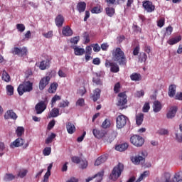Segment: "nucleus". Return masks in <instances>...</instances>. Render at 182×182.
I'll list each match as a JSON object with an SVG mask.
<instances>
[{
	"label": "nucleus",
	"mask_w": 182,
	"mask_h": 182,
	"mask_svg": "<svg viewBox=\"0 0 182 182\" xmlns=\"http://www.w3.org/2000/svg\"><path fill=\"white\" fill-rule=\"evenodd\" d=\"M112 58L114 62H117L119 66H126L127 65V58L122 48L117 47L112 50Z\"/></svg>",
	"instance_id": "1"
},
{
	"label": "nucleus",
	"mask_w": 182,
	"mask_h": 182,
	"mask_svg": "<svg viewBox=\"0 0 182 182\" xmlns=\"http://www.w3.org/2000/svg\"><path fill=\"white\" fill-rule=\"evenodd\" d=\"M124 170V165L122 163H119L116 166H114L112 171V173L109 175V178L113 180V181H116L120 176H122V173Z\"/></svg>",
	"instance_id": "2"
},
{
	"label": "nucleus",
	"mask_w": 182,
	"mask_h": 182,
	"mask_svg": "<svg viewBox=\"0 0 182 182\" xmlns=\"http://www.w3.org/2000/svg\"><path fill=\"white\" fill-rule=\"evenodd\" d=\"M33 90V83L31 81H26L20 84L17 88L19 96H22L24 93L32 92Z\"/></svg>",
	"instance_id": "3"
},
{
	"label": "nucleus",
	"mask_w": 182,
	"mask_h": 182,
	"mask_svg": "<svg viewBox=\"0 0 182 182\" xmlns=\"http://www.w3.org/2000/svg\"><path fill=\"white\" fill-rule=\"evenodd\" d=\"M48 103H49L48 98H45L43 101H40L37 103L35 106L36 114H42L44 110H46V108L48 107Z\"/></svg>",
	"instance_id": "4"
},
{
	"label": "nucleus",
	"mask_w": 182,
	"mask_h": 182,
	"mask_svg": "<svg viewBox=\"0 0 182 182\" xmlns=\"http://www.w3.org/2000/svg\"><path fill=\"white\" fill-rule=\"evenodd\" d=\"M119 97L117 102V106L119 107L120 110H123V109H127V95H126V92H120L118 95Z\"/></svg>",
	"instance_id": "5"
},
{
	"label": "nucleus",
	"mask_w": 182,
	"mask_h": 182,
	"mask_svg": "<svg viewBox=\"0 0 182 182\" xmlns=\"http://www.w3.org/2000/svg\"><path fill=\"white\" fill-rule=\"evenodd\" d=\"M44 59L45 60L40 62L38 66L41 70H46V69H49V68H50V61L52 60V57L45 55Z\"/></svg>",
	"instance_id": "6"
},
{
	"label": "nucleus",
	"mask_w": 182,
	"mask_h": 182,
	"mask_svg": "<svg viewBox=\"0 0 182 182\" xmlns=\"http://www.w3.org/2000/svg\"><path fill=\"white\" fill-rule=\"evenodd\" d=\"M127 120L129 118L123 114L119 115L116 119L117 129H123L127 124Z\"/></svg>",
	"instance_id": "7"
},
{
	"label": "nucleus",
	"mask_w": 182,
	"mask_h": 182,
	"mask_svg": "<svg viewBox=\"0 0 182 182\" xmlns=\"http://www.w3.org/2000/svg\"><path fill=\"white\" fill-rule=\"evenodd\" d=\"M130 141L136 147H141L144 144V139L139 135L131 136Z\"/></svg>",
	"instance_id": "8"
},
{
	"label": "nucleus",
	"mask_w": 182,
	"mask_h": 182,
	"mask_svg": "<svg viewBox=\"0 0 182 182\" xmlns=\"http://www.w3.org/2000/svg\"><path fill=\"white\" fill-rule=\"evenodd\" d=\"M11 53L14 55H17V56H26L28 53V48H26V47H14L11 49Z\"/></svg>",
	"instance_id": "9"
},
{
	"label": "nucleus",
	"mask_w": 182,
	"mask_h": 182,
	"mask_svg": "<svg viewBox=\"0 0 182 182\" xmlns=\"http://www.w3.org/2000/svg\"><path fill=\"white\" fill-rule=\"evenodd\" d=\"M142 6L148 14H151V12H154L156 11V6L153 4V2L145 0L142 2Z\"/></svg>",
	"instance_id": "10"
},
{
	"label": "nucleus",
	"mask_w": 182,
	"mask_h": 182,
	"mask_svg": "<svg viewBox=\"0 0 182 182\" xmlns=\"http://www.w3.org/2000/svg\"><path fill=\"white\" fill-rule=\"evenodd\" d=\"M105 65L106 68H110V72H112V73H117L120 72V68L119 67V65H117V63H113L109 60H106Z\"/></svg>",
	"instance_id": "11"
},
{
	"label": "nucleus",
	"mask_w": 182,
	"mask_h": 182,
	"mask_svg": "<svg viewBox=\"0 0 182 182\" xmlns=\"http://www.w3.org/2000/svg\"><path fill=\"white\" fill-rule=\"evenodd\" d=\"M103 176H105V171H102L100 172H98L97 174L94 175L92 177H89L86 179L85 182H90L92 181L94 178H96V182H102V180H103Z\"/></svg>",
	"instance_id": "12"
},
{
	"label": "nucleus",
	"mask_w": 182,
	"mask_h": 182,
	"mask_svg": "<svg viewBox=\"0 0 182 182\" xmlns=\"http://www.w3.org/2000/svg\"><path fill=\"white\" fill-rule=\"evenodd\" d=\"M116 137H117V132L112 131L109 134H107V135L104 136V141L105 143H112V141H113Z\"/></svg>",
	"instance_id": "13"
},
{
	"label": "nucleus",
	"mask_w": 182,
	"mask_h": 182,
	"mask_svg": "<svg viewBox=\"0 0 182 182\" xmlns=\"http://www.w3.org/2000/svg\"><path fill=\"white\" fill-rule=\"evenodd\" d=\"M92 134L96 139H103L106 137L107 132L105 130H99L97 129H94L92 130Z\"/></svg>",
	"instance_id": "14"
},
{
	"label": "nucleus",
	"mask_w": 182,
	"mask_h": 182,
	"mask_svg": "<svg viewBox=\"0 0 182 182\" xmlns=\"http://www.w3.org/2000/svg\"><path fill=\"white\" fill-rule=\"evenodd\" d=\"M49 82H50V77L46 76L43 77L39 82V89L40 90H43L49 85Z\"/></svg>",
	"instance_id": "15"
},
{
	"label": "nucleus",
	"mask_w": 182,
	"mask_h": 182,
	"mask_svg": "<svg viewBox=\"0 0 182 182\" xmlns=\"http://www.w3.org/2000/svg\"><path fill=\"white\" fill-rule=\"evenodd\" d=\"M23 144H25V139L18 137L10 144V147L11 149H15V147H21Z\"/></svg>",
	"instance_id": "16"
},
{
	"label": "nucleus",
	"mask_w": 182,
	"mask_h": 182,
	"mask_svg": "<svg viewBox=\"0 0 182 182\" xmlns=\"http://www.w3.org/2000/svg\"><path fill=\"white\" fill-rule=\"evenodd\" d=\"M4 119H6V120L9 119L16 120V119H18V115H16V113H15L12 109H9L5 113Z\"/></svg>",
	"instance_id": "17"
},
{
	"label": "nucleus",
	"mask_w": 182,
	"mask_h": 182,
	"mask_svg": "<svg viewBox=\"0 0 182 182\" xmlns=\"http://www.w3.org/2000/svg\"><path fill=\"white\" fill-rule=\"evenodd\" d=\"M107 159H109V155L107 154H104L98 157L95 162V166H100V164H103V163H106L107 161Z\"/></svg>",
	"instance_id": "18"
},
{
	"label": "nucleus",
	"mask_w": 182,
	"mask_h": 182,
	"mask_svg": "<svg viewBox=\"0 0 182 182\" xmlns=\"http://www.w3.org/2000/svg\"><path fill=\"white\" fill-rule=\"evenodd\" d=\"M177 106H173L170 108V110L166 114L167 119H173V117H175L176 114L177 113Z\"/></svg>",
	"instance_id": "19"
},
{
	"label": "nucleus",
	"mask_w": 182,
	"mask_h": 182,
	"mask_svg": "<svg viewBox=\"0 0 182 182\" xmlns=\"http://www.w3.org/2000/svg\"><path fill=\"white\" fill-rule=\"evenodd\" d=\"M66 129L68 134H73L75 132H76V127L72 122H67L66 123Z\"/></svg>",
	"instance_id": "20"
},
{
	"label": "nucleus",
	"mask_w": 182,
	"mask_h": 182,
	"mask_svg": "<svg viewBox=\"0 0 182 182\" xmlns=\"http://www.w3.org/2000/svg\"><path fill=\"white\" fill-rule=\"evenodd\" d=\"M55 25L58 26V28H60L61 26H63V23L65 22V18H63V16L62 14H60L57 16L55 18Z\"/></svg>",
	"instance_id": "21"
},
{
	"label": "nucleus",
	"mask_w": 182,
	"mask_h": 182,
	"mask_svg": "<svg viewBox=\"0 0 182 182\" xmlns=\"http://www.w3.org/2000/svg\"><path fill=\"white\" fill-rule=\"evenodd\" d=\"M62 33L64 36H72L73 31H72L69 26H66L63 28Z\"/></svg>",
	"instance_id": "22"
},
{
	"label": "nucleus",
	"mask_w": 182,
	"mask_h": 182,
	"mask_svg": "<svg viewBox=\"0 0 182 182\" xmlns=\"http://www.w3.org/2000/svg\"><path fill=\"white\" fill-rule=\"evenodd\" d=\"M77 11H78L79 14H82L86 11V2L80 1L77 4Z\"/></svg>",
	"instance_id": "23"
},
{
	"label": "nucleus",
	"mask_w": 182,
	"mask_h": 182,
	"mask_svg": "<svg viewBox=\"0 0 182 182\" xmlns=\"http://www.w3.org/2000/svg\"><path fill=\"white\" fill-rule=\"evenodd\" d=\"M136 124L137 126H141L143 124V120H144V114L139 113L136 114L135 117Z\"/></svg>",
	"instance_id": "24"
},
{
	"label": "nucleus",
	"mask_w": 182,
	"mask_h": 182,
	"mask_svg": "<svg viewBox=\"0 0 182 182\" xmlns=\"http://www.w3.org/2000/svg\"><path fill=\"white\" fill-rule=\"evenodd\" d=\"M132 161L134 162V164H144L145 159L144 157L141 156H136L132 159Z\"/></svg>",
	"instance_id": "25"
},
{
	"label": "nucleus",
	"mask_w": 182,
	"mask_h": 182,
	"mask_svg": "<svg viewBox=\"0 0 182 182\" xmlns=\"http://www.w3.org/2000/svg\"><path fill=\"white\" fill-rule=\"evenodd\" d=\"M101 92H102V91L99 88H96L94 90L93 95L91 97L93 102H97V100H99V99H100V93Z\"/></svg>",
	"instance_id": "26"
},
{
	"label": "nucleus",
	"mask_w": 182,
	"mask_h": 182,
	"mask_svg": "<svg viewBox=\"0 0 182 182\" xmlns=\"http://www.w3.org/2000/svg\"><path fill=\"white\" fill-rule=\"evenodd\" d=\"M161 102L159 101H154V105H153V110L154 113H159L162 109Z\"/></svg>",
	"instance_id": "27"
},
{
	"label": "nucleus",
	"mask_w": 182,
	"mask_h": 182,
	"mask_svg": "<svg viewBox=\"0 0 182 182\" xmlns=\"http://www.w3.org/2000/svg\"><path fill=\"white\" fill-rule=\"evenodd\" d=\"M128 147H129V144L124 143V144H121L116 146L115 149L117 151H124L127 150Z\"/></svg>",
	"instance_id": "28"
},
{
	"label": "nucleus",
	"mask_w": 182,
	"mask_h": 182,
	"mask_svg": "<svg viewBox=\"0 0 182 182\" xmlns=\"http://www.w3.org/2000/svg\"><path fill=\"white\" fill-rule=\"evenodd\" d=\"M74 49V53L76 56H82V55H85V49L80 48L77 46L73 47Z\"/></svg>",
	"instance_id": "29"
},
{
	"label": "nucleus",
	"mask_w": 182,
	"mask_h": 182,
	"mask_svg": "<svg viewBox=\"0 0 182 182\" xmlns=\"http://www.w3.org/2000/svg\"><path fill=\"white\" fill-rule=\"evenodd\" d=\"M176 85H171L169 86L168 92L169 97H174V96L176 95Z\"/></svg>",
	"instance_id": "30"
},
{
	"label": "nucleus",
	"mask_w": 182,
	"mask_h": 182,
	"mask_svg": "<svg viewBox=\"0 0 182 182\" xmlns=\"http://www.w3.org/2000/svg\"><path fill=\"white\" fill-rule=\"evenodd\" d=\"M180 41H181V36H178L175 38H170L167 41V43H168V45H176V43H178Z\"/></svg>",
	"instance_id": "31"
},
{
	"label": "nucleus",
	"mask_w": 182,
	"mask_h": 182,
	"mask_svg": "<svg viewBox=\"0 0 182 182\" xmlns=\"http://www.w3.org/2000/svg\"><path fill=\"white\" fill-rule=\"evenodd\" d=\"M131 80L139 82L141 80V75L137 73H134L130 75Z\"/></svg>",
	"instance_id": "32"
},
{
	"label": "nucleus",
	"mask_w": 182,
	"mask_h": 182,
	"mask_svg": "<svg viewBox=\"0 0 182 182\" xmlns=\"http://www.w3.org/2000/svg\"><path fill=\"white\" fill-rule=\"evenodd\" d=\"M2 80H4V82H6L7 83L11 82V76L6 70H4L2 72V77H1Z\"/></svg>",
	"instance_id": "33"
},
{
	"label": "nucleus",
	"mask_w": 182,
	"mask_h": 182,
	"mask_svg": "<svg viewBox=\"0 0 182 182\" xmlns=\"http://www.w3.org/2000/svg\"><path fill=\"white\" fill-rule=\"evenodd\" d=\"M58 83L53 82L50 85L48 88V93H56V90L58 89Z\"/></svg>",
	"instance_id": "34"
},
{
	"label": "nucleus",
	"mask_w": 182,
	"mask_h": 182,
	"mask_svg": "<svg viewBox=\"0 0 182 182\" xmlns=\"http://www.w3.org/2000/svg\"><path fill=\"white\" fill-rule=\"evenodd\" d=\"M105 12L107 16H109V18H112V16H113V15L115 14L114 9L112 7L105 8Z\"/></svg>",
	"instance_id": "35"
},
{
	"label": "nucleus",
	"mask_w": 182,
	"mask_h": 182,
	"mask_svg": "<svg viewBox=\"0 0 182 182\" xmlns=\"http://www.w3.org/2000/svg\"><path fill=\"white\" fill-rule=\"evenodd\" d=\"M59 116V109L53 108L49 114V117H58Z\"/></svg>",
	"instance_id": "36"
},
{
	"label": "nucleus",
	"mask_w": 182,
	"mask_h": 182,
	"mask_svg": "<svg viewBox=\"0 0 182 182\" xmlns=\"http://www.w3.org/2000/svg\"><path fill=\"white\" fill-rule=\"evenodd\" d=\"M4 180V181H12V180H15V175L12 173H6Z\"/></svg>",
	"instance_id": "37"
},
{
	"label": "nucleus",
	"mask_w": 182,
	"mask_h": 182,
	"mask_svg": "<svg viewBox=\"0 0 182 182\" xmlns=\"http://www.w3.org/2000/svg\"><path fill=\"white\" fill-rule=\"evenodd\" d=\"M6 90L8 96H14V86L11 85H6Z\"/></svg>",
	"instance_id": "38"
},
{
	"label": "nucleus",
	"mask_w": 182,
	"mask_h": 182,
	"mask_svg": "<svg viewBox=\"0 0 182 182\" xmlns=\"http://www.w3.org/2000/svg\"><path fill=\"white\" fill-rule=\"evenodd\" d=\"M16 133L18 137H21L22 134L25 133V128L23 127H18L16 130Z\"/></svg>",
	"instance_id": "39"
},
{
	"label": "nucleus",
	"mask_w": 182,
	"mask_h": 182,
	"mask_svg": "<svg viewBox=\"0 0 182 182\" xmlns=\"http://www.w3.org/2000/svg\"><path fill=\"white\" fill-rule=\"evenodd\" d=\"M55 137H56V134L55 133H51V134L46 139V144H50V143L53 141Z\"/></svg>",
	"instance_id": "40"
},
{
	"label": "nucleus",
	"mask_w": 182,
	"mask_h": 182,
	"mask_svg": "<svg viewBox=\"0 0 182 182\" xmlns=\"http://www.w3.org/2000/svg\"><path fill=\"white\" fill-rule=\"evenodd\" d=\"M139 60L141 63L146 62V60H147V54H146L145 53H140L139 56Z\"/></svg>",
	"instance_id": "41"
},
{
	"label": "nucleus",
	"mask_w": 182,
	"mask_h": 182,
	"mask_svg": "<svg viewBox=\"0 0 182 182\" xmlns=\"http://www.w3.org/2000/svg\"><path fill=\"white\" fill-rule=\"evenodd\" d=\"M103 9H102V7L100 6H95L92 8V9H91V13L92 14H102V10Z\"/></svg>",
	"instance_id": "42"
},
{
	"label": "nucleus",
	"mask_w": 182,
	"mask_h": 182,
	"mask_svg": "<svg viewBox=\"0 0 182 182\" xmlns=\"http://www.w3.org/2000/svg\"><path fill=\"white\" fill-rule=\"evenodd\" d=\"M92 82H93V83H95V85H97V86H102V85H103L102 80H100V78H99V77H94L92 78Z\"/></svg>",
	"instance_id": "43"
},
{
	"label": "nucleus",
	"mask_w": 182,
	"mask_h": 182,
	"mask_svg": "<svg viewBox=\"0 0 182 182\" xmlns=\"http://www.w3.org/2000/svg\"><path fill=\"white\" fill-rule=\"evenodd\" d=\"M50 153H52V148L51 147H46L43 150V156H50Z\"/></svg>",
	"instance_id": "44"
},
{
	"label": "nucleus",
	"mask_w": 182,
	"mask_h": 182,
	"mask_svg": "<svg viewBox=\"0 0 182 182\" xmlns=\"http://www.w3.org/2000/svg\"><path fill=\"white\" fill-rule=\"evenodd\" d=\"M102 129H109L110 127V121L106 119L102 124Z\"/></svg>",
	"instance_id": "45"
},
{
	"label": "nucleus",
	"mask_w": 182,
	"mask_h": 182,
	"mask_svg": "<svg viewBox=\"0 0 182 182\" xmlns=\"http://www.w3.org/2000/svg\"><path fill=\"white\" fill-rule=\"evenodd\" d=\"M60 99H62V97H60V96L55 95L54 97H53L52 100H51V107H53V105H55V103H56V102L58 100H60Z\"/></svg>",
	"instance_id": "46"
},
{
	"label": "nucleus",
	"mask_w": 182,
	"mask_h": 182,
	"mask_svg": "<svg viewBox=\"0 0 182 182\" xmlns=\"http://www.w3.org/2000/svg\"><path fill=\"white\" fill-rule=\"evenodd\" d=\"M16 29L18 32H24L26 29L25 25H23V23L16 24Z\"/></svg>",
	"instance_id": "47"
},
{
	"label": "nucleus",
	"mask_w": 182,
	"mask_h": 182,
	"mask_svg": "<svg viewBox=\"0 0 182 182\" xmlns=\"http://www.w3.org/2000/svg\"><path fill=\"white\" fill-rule=\"evenodd\" d=\"M69 105H70L69 101L68 100L63 101L58 104V107H63V108L68 107Z\"/></svg>",
	"instance_id": "48"
},
{
	"label": "nucleus",
	"mask_w": 182,
	"mask_h": 182,
	"mask_svg": "<svg viewBox=\"0 0 182 182\" xmlns=\"http://www.w3.org/2000/svg\"><path fill=\"white\" fill-rule=\"evenodd\" d=\"M165 22H166V19L164 18H161L157 21V26H159V28H163L164 26Z\"/></svg>",
	"instance_id": "49"
},
{
	"label": "nucleus",
	"mask_w": 182,
	"mask_h": 182,
	"mask_svg": "<svg viewBox=\"0 0 182 182\" xmlns=\"http://www.w3.org/2000/svg\"><path fill=\"white\" fill-rule=\"evenodd\" d=\"M132 29L134 32H136V33H141V28L139 27L137 24L134 23L132 26Z\"/></svg>",
	"instance_id": "50"
},
{
	"label": "nucleus",
	"mask_w": 182,
	"mask_h": 182,
	"mask_svg": "<svg viewBox=\"0 0 182 182\" xmlns=\"http://www.w3.org/2000/svg\"><path fill=\"white\" fill-rule=\"evenodd\" d=\"M144 113H147L150 110V103L146 102L143 107Z\"/></svg>",
	"instance_id": "51"
},
{
	"label": "nucleus",
	"mask_w": 182,
	"mask_h": 182,
	"mask_svg": "<svg viewBox=\"0 0 182 182\" xmlns=\"http://www.w3.org/2000/svg\"><path fill=\"white\" fill-rule=\"evenodd\" d=\"M173 182H182L180 173H176L173 176Z\"/></svg>",
	"instance_id": "52"
},
{
	"label": "nucleus",
	"mask_w": 182,
	"mask_h": 182,
	"mask_svg": "<svg viewBox=\"0 0 182 182\" xmlns=\"http://www.w3.org/2000/svg\"><path fill=\"white\" fill-rule=\"evenodd\" d=\"M76 105L80 106V107L85 106V99L83 98L78 99L76 102Z\"/></svg>",
	"instance_id": "53"
},
{
	"label": "nucleus",
	"mask_w": 182,
	"mask_h": 182,
	"mask_svg": "<svg viewBox=\"0 0 182 182\" xmlns=\"http://www.w3.org/2000/svg\"><path fill=\"white\" fill-rule=\"evenodd\" d=\"M43 36H44V38H46L47 39H49L52 38V36H53V31H50L48 33H43Z\"/></svg>",
	"instance_id": "54"
},
{
	"label": "nucleus",
	"mask_w": 182,
	"mask_h": 182,
	"mask_svg": "<svg viewBox=\"0 0 182 182\" xmlns=\"http://www.w3.org/2000/svg\"><path fill=\"white\" fill-rule=\"evenodd\" d=\"M172 33H173V27H171V26L166 27L165 35L170 36V35H171Z\"/></svg>",
	"instance_id": "55"
},
{
	"label": "nucleus",
	"mask_w": 182,
	"mask_h": 182,
	"mask_svg": "<svg viewBox=\"0 0 182 182\" xmlns=\"http://www.w3.org/2000/svg\"><path fill=\"white\" fill-rule=\"evenodd\" d=\"M56 123V121H55V119L51 120L48 125V130H52V129H53V127H55V124Z\"/></svg>",
	"instance_id": "56"
},
{
	"label": "nucleus",
	"mask_w": 182,
	"mask_h": 182,
	"mask_svg": "<svg viewBox=\"0 0 182 182\" xmlns=\"http://www.w3.org/2000/svg\"><path fill=\"white\" fill-rule=\"evenodd\" d=\"M114 93H119L120 92V82H117L114 87Z\"/></svg>",
	"instance_id": "57"
},
{
	"label": "nucleus",
	"mask_w": 182,
	"mask_h": 182,
	"mask_svg": "<svg viewBox=\"0 0 182 182\" xmlns=\"http://www.w3.org/2000/svg\"><path fill=\"white\" fill-rule=\"evenodd\" d=\"M71 161L73 163H75V164H79L80 163V158L79 156H73L71 158Z\"/></svg>",
	"instance_id": "58"
},
{
	"label": "nucleus",
	"mask_w": 182,
	"mask_h": 182,
	"mask_svg": "<svg viewBox=\"0 0 182 182\" xmlns=\"http://www.w3.org/2000/svg\"><path fill=\"white\" fill-rule=\"evenodd\" d=\"M140 53V46H136L133 50V55L134 56H137L139 53Z\"/></svg>",
	"instance_id": "59"
},
{
	"label": "nucleus",
	"mask_w": 182,
	"mask_h": 182,
	"mask_svg": "<svg viewBox=\"0 0 182 182\" xmlns=\"http://www.w3.org/2000/svg\"><path fill=\"white\" fill-rule=\"evenodd\" d=\"M80 39V37L75 36V37L72 38L70 39V43H74V45H77V42H79Z\"/></svg>",
	"instance_id": "60"
},
{
	"label": "nucleus",
	"mask_w": 182,
	"mask_h": 182,
	"mask_svg": "<svg viewBox=\"0 0 182 182\" xmlns=\"http://www.w3.org/2000/svg\"><path fill=\"white\" fill-rule=\"evenodd\" d=\"M80 166H81V168H82V170L86 168L87 167V161H86V160L81 161Z\"/></svg>",
	"instance_id": "61"
},
{
	"label": "nucleus",
	"mask_w": 182,
	"mask_h": 182,
	"mask_svg": "<svg viewBox=\"0 0 182 182\" xmlns=\"http://www.w3.org/2000/svg\"><path fill=\"white\" fill-rule=\"evenodd\" d=\"M101 49L102 50L106 51L107 49H109V44L107 43H104L101 45Z\"/></svg>",
	"instance_id": "62"
},
{
	"label": "nucleus",
	"mask_w": 182,
	"mask_h": 182,
	"mask_svg": "<svg viewBox=\"0 0 182 182\" xmlns=\"http://www.w3.org/2000/svg\"><path fill=\"white\" fill-rule=\"evenodd\" d=\"M178 143H182V134H176Z\"/></svg>",
	"instance_id": "63"
},
{
	"label": "nucleus",
	"mask_w": 182,
	"mask_h": 182,
	"mask_svg": "<svg viewBox=\"0 0 182 182\" xmlns=\"http://www.w3.org/2000/svg\"><path fill=\"white\" fill-rule=\"evenodd\" d=\"M66 182H79V179L75 177H71L67 180Z\"/></svg>",
	"instance_id": "64"
}]
</instances>
